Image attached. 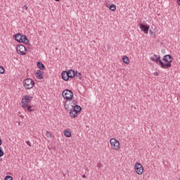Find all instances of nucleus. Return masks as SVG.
Here are the masks:
<instances>
[{"label":"nucleus","instance_id":"obj_3","mask_svg":"<svg viewBox=\"0 0 180 180\" xmlns=\"http://www.w3.org/2000/svg\"><path fill=\"white\" fill-rule=\"evenodd\" d=\"M23 86L25 89H32L34 86V82L30 78H27L23 81Z\"/></svg>","mask_w":180,"mask_h":180},{"label":"nucleus","instance_id":"obj_18","mask_svg":"<svg viewBox=\"0 0 180 180\" xmlns=\"http://www.w3.org/2000/svg\"><path fill=\"white\" fill-rule=\"evenodd\" d=\"M75 77H77V78H79V79H82V75L81 74V72L75 71Z\"/></svg>","mask_w":180,"mask_h":180},{"label":"nucleus","instance_id":"obj_23","mask_svg":"<svg viewBox=\"0 0 180 180\" xmlns=\"http://www.w3.org/2000/svg\"><path fill=\"white\" fill-rule=\"evenodd\" d=\"M4 180H13V178L11 176H6V177L4 178Z\"/></svg>","mask_w":180,"mask_h":180},{"label":"nucleus","instance_id":"obj_15","mask_svg":"<svg viewBox=\"0 0 180 180\" xmlns=\"http://www.w3.org/2000/svg\"><path fill=\"white\" fill-rule=\"evenodd\" d=\"M22 41H21V43H24L25 44H29V39L25 35H22Z\"/></svg>","mask_w":180,"mask_h":180},{"label":"nucleus","instance_id":"obj_21","mask_svg":"<svg viewBox=\"0 0 180 180\" xmlns=\"http://www.w3.org/2000/svg\"><path fill=\"white\" fill-rule=\"evenodd\" d=\"M26 110H28V112H34V109H33V107L29 105L27 106Z\"/></svg>","mask_w":180,"mask_h":180},{"label":"nucleus","instance_id":"obj_11","mask_svg":"<svg viewBox=\"0 0 180 180\" xmlns=\"http://www.w3.org/2000/svg\"><path fill=\"white\" fill-rule=\"evenodd\" d=\"M69 78H74L75 77V71L72 69L66 72Z\"/></svg>","mask_w":180,"mask_h":180},{"label":"nucleus","instance_id":"obj_32","mask_svg":"<svg viewBox=\"0 0 180 180\" xmlns=\"http://www.w3.org/2000/svg\"><path fill=\"white\" fill-rule=\"evenodd\" d=\"M162 53H165V49H162Z\"/></svg>","mask_w":180,"mask_h":180},{"label":"nucleus","instance_id":"obj_17","mask_svg":"<svg viewBox=\"0 0 180 180\" xmlns=\"http://www.w3.org/2000/svg\"><path fill=\"white\" fill-rule=\"evenodd\" d=\"M122 61L124 63V64H129L130 63V59H129L127 56H124L122 57Z\"/></svg>","mask_w":180,"mask_h":180},{"label":"nucleus","instance_id":"obj_4","mask_svg":"<svg viewBox=\"0 0 180 180\" xmlns=\"http://www.w3.org/2000/svg\"><path fill=\"white\" fill-rule=\"evenodd\" d=\"M32 99H33V97L30 96H25L21 101V103H22V109H24V110H26V108H27V103H29Z\"/></svg>","mask_w":180,"mask_h":180},{"label":"nucleus","instance_id":"obj_20","mask_svg":"<svg viewBox=\"0 0 180 180\" xmlns=\"http://www.w3.org/2000/svg\"><path fill=\"white\" fill-rule=\"evenodd\" d=\"M78 105H77V101L73 100L70 103V106H71V108H74L75 106H77Z\"/></svg>","mask_w":180,"mask_h":180},{"label":"nucleus","instance_id":"obj_12","mask_svg":"<svg viewBox=\"0 0 180 180\" xmlns=\"http://www.w3.org/2000/svg\"><path fill=\"white\" fill-rule=\"evenodd\" d=\"M70 117H72L73 119L75 118V117H78V112L72 109L70 111Z\"/></svg>","mask_w":180,"mask_h":180},{"label":"nucleus","instance_id":"obj_35","mask_svg":"<svg viewBox=\"0 0 180 180\" xmlns=\"http://www.w3.org/2000/svg\"><path fill=\"white\" fill-rule=\"evenodd\" d=\"M178 96L180 98V91H179V92L178 93Z\"/></svg>","mask_w":180,"mask_h":180},{"label":"nucleus","instance_id":"obj_14","mask_svg":"<svg viewBox=\"0 0 180 180\" xmlns=\"http://www.w3.org/2000/svg\"><path fill=\"white\" fill-rule=\"evenodd\" d=\"M37 65L38 68H39V70H46V67L41 62H37Z\"/></svg>","mask_w":180,"mask_h":180},{"label":"nucleus","instance_id":"obj_26","mask_svg":"<svg viewBox=\"0 0 180 180\" xmlns=\"http://www.w3.org/2000/svg\"><path fill=\"white\" fill-rule=\"evenodd\" d=\"M46 136L48 138L51 137V133H50V131H46Z\"/></svg>","mask_w":180,"mask_h":180},{"label":"nucleus","instance_id":"obj_34","mask_svg":"<svg viewBox=\"0 0 180 180\" xmlns=\"http://www.w3.org/2000/svg\"><path fill=\"white\" fill-rule=\"evenodd\" d=\"M82 178H86V176L85 174H83Z\"/></svg>","mask_w":180,"mask_h":180},{"label":"nucleus","instance_id":"obj_10","mask_svg":"<svg viewBox=\"0 0 180 180\" xmlns=\"http://www.w3.org/2000/svg\"><path fill=\"white\" fill-rule=\"evenodd\" d=\"M22 37H23V34L18 33V34L14 35L15 40H16V41H18V43H22Z\"/></svg>","mask_w":180,"mask_h":180},{"label":"nucleus","instance_id":"obj_27","mask_svg":"<svg viewBox=\"0 0 180 180\" xmlns=\"http://www.w3.org/2000/svg\"><path fill=\"white\" fill-rule=\"evenodd\" d=\"M68 101H65V109H66L67 110H68V108H69L68 105H67V104H68Z\"/></svg>","mask_w":180,"mask_h":180},{"label":"nucleus","instance_id":"obj_36","mask_svg":"<svg viewBox=\"0 0 180 180\" xmlns=\"http://www.w3.org/2000/svg\"><path fill=\"white\" fill-rule=\"evenodd\" d=\"M56 2H59L60 0H55Z\"/></svg>","mask_w":180,"mask_h":180},{"label":"nucleus","instance_id":"obj_13","mask_svg":"<svg viewBox=\"0 0 180 180\" xmlns=\"http://www.w3.org/2000/svg\"><path fill=\"white\" fill-rule=\"evenodd\" d=\"M62 79L64 81H68L70 79V77H68V74L67 73V71L63 72L61 74Z\"/></svg>","mask_w":180,"mask_h":180},{"label":"nucleus","instance_id":"obj_19","mask_svg":"<svg viewBox=\"0 0 180 180\" xmlns=\"http://www.w3.org/2000/svg\"><path fill=\"white\" fill-rule=\"evenodd\" d=\"M63 133L65 137H71V131L69 130H65Z\"/></svg>","mask_w":180,"mask_h":180},{"label":"nucleus","instance_id":"obj_29","mask_svg":"<svg viewBox=\"0 0 180 180\" xmlns=\"http://www.w3.org/2000/svg\"><path fill=\"white\" fill-rule=\"evenodd\" d=\"M26 144H27V146H29L30 147H32V145L30 144V142L29 141H26Z\"/></svg>","mask_w":180,"mask_h":180},{"label":"nucleus","instance_id":"obj_6","mask_svg":"<svg viewBox=\"0 0 180 180\" xmlns=\"http://www.w3.org/2000/svg\"><path fill=\"white\" fill-rule=\"evenodd\" d=\"M134 169H135V172L138 175H142L143 172H144V167H143V165H141V163H139V162H136L135 164Z\"/></svg>","mask_w":180,"mask_h":180},{"label":"nucleus","instance_id":"obj_30","mask_svg":"<svg viewBox=\"0 0 180 180\" xmlns=\"http://www.w3.org/2000/svg\"><path fill=\"white\" fill-rule=\"evenodd\" d=\"M24 9H25V11H27L28 7H27V5H25V6H24Z\"/></svg>","mask_w":180,"mask_h":180},{"label":"nucleus","instance_id":"obj_24","mask_svg":"<svg viewBox=\"0 0 180 180\" xmlns=\"http://www.w3.org/2000/svg\"><path fill=\"white\" fill-rule=\"evenodd\" d=\"M4 72H5V69L0 65V74H4Z\"/></svg>","mask_w":180,"mask_h":180},{"label":"nucleus","instance_id":"obj_1","mask_svg":"<svg viewBox=\"0 0 180 180\" xmlns=\"http://www.w3.org/2000/svg\"><path fill=\"white\" fill-rule=\"evenodd\" d=\"M150 60L151 61H153V63H156L158 65L164 70H167V68H171L172 67V56L171 55L164 56L162 59V60H161V56L154 54L150 56Z\"/></svg>","mask_w":180,"mask_h":180},{"label":"nucleus","instance_id":"obj_31","mask_svg":"<svg viewBox=\"0 0 180 180\" xmlns=\"http://www.w3.org/2000/svg\"><path fill=\"white\" fill-rule=\"evenodd\" d=\"M149 33H150V34H153V33H154V32H153V30H150Z\"/></svg>","mask_w":180,"mask_h":180},{"label":"nucleus","instance_id":"obj_37","mask_svg":"<svg viewBox=\"0 0 180 180\" xmlns=\"http://www.w3.org/2000/svg\"><path fill=\"white\" fill-rule=\"evenodd\" d=\"M179 180H180V178H179Z\"/></svg>","mask_w":180,"mask_h":180},{"label":"nucleus","instance_id":"obj_7","mask_svg":"<svg viewBox=\"0 0 180 180\" xmlns=\"http://www.w3.org/2000/svg\"><path fill=\"white\" fill-rule=\"evenodd\" d=\"M110 144L112 146L113 150H115L116 151H117V150H120V143L118 142L117 140H116V139L112 138L110 140Z\"/></svg>","mask_w":180,"mask_h":180},{"label":"nucleus","instance_id":"obj_5","mask_svg":"<svg viewBox=\"0 0 180 180\" xmlns=\"http://www.w3.org/2000/svg\"><path fill=\"white\" fill-rule=\"evenodd\" d=\"M16 51L18 54H20V56H26V51H27V49H26V46L20 44L16 46Z\"/></svg>","mask_w":180,"mask_h":180},{"label":"nucleus","instance_id":"obj_8","mask_svg":"<svg viewBox=\"0 0 180 180\" xmlns=\"http://www.w3.org/2000/svg\"><path fill=\"white\" fill-rule=\"evenodd\" d=\"M139 27H140L141 32H143L145 33V34H148V30H150V25H148L147 24L144 25L143 23H141V24H139Z\"/></svg>","mask_w":180,"mask_h":180},{"label":"nucleus","instance_id":"obj_22","mask_svg":"<svg viewBox=\"0 0 180 180\" xmlns=\"http://www.w3.org/2000/svg\"><path fill=\"white\" fill-rule=\"evenodd\" d=\"M110 11H116V6L115 4H111L109 7Z\"/></svg>","mask_w":180,"mask_h":180},{"label":"nucleus","instance_id":"obj_16","mask_svg":"<svg viewBox=\"0 0 180 180\" xmlns=\"http://www.w3.org/2000/svg\"><path fill=\"white\" fill-rule=\"evenodd\" d=\"M82 108L79 105H75V107L72 108V110H74L75 112H77V113H79V112H81L82 110Z\"/></svg>","mask_w":180,"mask_h":180},{"label":"nucleus","instance_id":"obj_2","mask_svg":"<svg viewBox=\"0 0 180 180\" xmlns=\"http://www.w3.org/2000/svg\"><path fill=\"white\" fill-rule=\"evenodd\" d=\"M62 96L63 99H66V101H72V98H74V93L69 89H65L62 92Z\"/></svg>","mask_w":180,"mask_h":180},{"label":"nucleus","instance_id":"obj_9","mask_svg":"<svg viewBox=\"0 0 180 180\" xmlns=\"http://www.w3.org/2000/svg\"><path fill=\"white\" fill-rule=\"evenodd\" d=\"M35 77L37 78V79H43V78H44V74L43 72H41V70H38L35 72Z\"/></svg>","mask_w":180,"mask_h":180},{"label":"nucleus","instance_id":"obj_25","mask_svg":"<svg viewBox=\"0 0 180 180\" xmlns=\"http://www.w3.org/2000/svg\"><path fill=\"white\" fill-rule=\"evenodd\" d=\"M4 150H2V147L0 146V157H4Z\"/></svg>","mask_w":180,"mask_h":180},{"label":"nucleus","instance_id":"obj_33","mask_svg":"<svg viewBox=\"0 0 180 180\" xmlns=\"http://www.w3.org/2000/svg\"><path fill=\"white\" fill-rule=\"evenodd\" d=\"M0 146H2V140L0 139Z\"/></svg>","mask_w":180,"mask_h":180},{"label":"nucleus","instance_id":"obj_28","mask_svg":"<svg viewBox=\"0 0 180 180\" xmlns=\"http://www.w3.org/2000/svg\"><path fill=\"white\" fill-rule=\"evenodd\" d=\"M153 75H155V77H158V75H160V74L158 73V72H155L153 73Z\"/></svg>","mask_w":180,"mask_h":180}]
</instances>
